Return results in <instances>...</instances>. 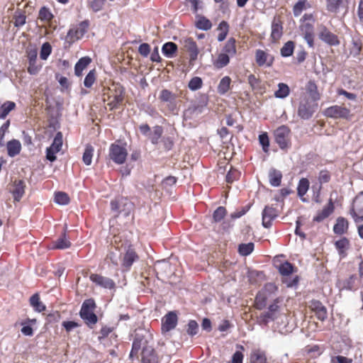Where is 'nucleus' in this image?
Returning <instances> with one entry per match:
<instances>
[{"label": "nucleus", "mask_w": 363, "mask_h": 363, "mask_svg": "<svg viewBox=\"0 0 363 363\" xmlns=\"http://www.w3.org/2000/svg\"><path fill=\"white\" fill-rule=\"evenodd\" d=\"M279 272L283 277H286L282 279V282L286 285L287 287H293L296 286L298 283V277L296 276L294 278L291 279L287 277L295 272L294 266L286 261L281 264L278 267Z\"/></svg>", "instance_id": "39448f33"}, {"label": "nucleus", "mask_w": 363, "mask_h": 363, "mask_svg": "<svg viewBox=\"0 0 363 363\" xmlns=\"http://www.w3.org/2000/svg\"><path fill=\"white\" fill-rule=\"evenodd\" d=\"M54 200L55 203L60 205H67L70 201L68 194L63 191L55 192Z\"/></svg>", "instance_id": "6e6d98bb"}, {"label": "nucleus", "mask_w": 363, "mask_h": 363, "mask_svg": "<svg viewBox=\"0 0 363 363\" xmlns=\"http://www.w3.org/2000/svg\"><path fill=\"white\" fill-rule=\"evenodd\" d=\"M177 325V315L174 312L170 311L163 318L162 320V331L169 332L173 330Z\"/></svg>", "instance_id": "5701e85b"}, {"label": "nucleus", "mask_w": 363, "mask_h": 363, "mask_svg": "<svg viewBox=\"0 0 363 363\" xmlns=\"http://www.w3.org/2000/svg\"><path fill=\"white\" fill-rule=\"evenodd\" d=\"M51 52H52L51 45L48 42L44 43L42 45L40 52V59L43 60H46L48 59V57H49V55L51 54Z\"/></svg>", "instance_id": "052dcab7"}, {"label": "nucleus", "mask_w": 363, "mask_h": 363, "mask_svg": "<svg viewBox=\"0 0 363 363\" xmlns=\"http://www.w3.org/2000/svg\"><path fill=\"white\" fill-rule=\"evenodd\" d=\"M96 79V70L91 69L89 72L84 80V85L86 88H90L94 84Z\"/></svg>", "instance_id": "bf43d9fd"}, {"label": "nucleus", "mask_w": 363, "mask_h": 363, "mask_svg": "<svg viewBox=\"0 0 363 363\" xmlns=\"http://www.w3.org/2000/svg\"><path fill=\"white\" fill-rule=\"evenodd\" d=\"M250 363H267L265 353L259 350L252 352L250 358Z\"/></svg>", "instance_id": "79ce46f5"}, {"label": "nucleus", "mask_w": 363, "mask_h": 363, "mask_svg": "<svg viewBox=\"0 0 363 363\" xmlns=\"http://www.w3.org/2000/svg\"><path fill=\"white\" fill-rule=\"evenodd\" d=\"M177 49V45L174 43L168 42L163 45L162 52L167 57H173L175 55Z\"/></svg>", "instance_id": "a19ab883"}, {"label": "nucleus", "mask_w": 363, "mask_h": 363, "mask_svg": "<svg viewBox=\"0 0 363 363\" xmlns=\"http://www.w3.org/2000/svg\"><path fill=\"white\" fill-rule=\"evenodd\" d=\"M91 59L89 57L80 58L74 66V74L77 77H82L83 71L91 63Z\"/></svg>", "instance_id": "473e14b6"}, {"label": "nucleus", "mask_w": 363, "mask_h": 363, "mask_svg": "<svg viewBox=\"0 0 363 363\" xmlns=\"http://www.w3.org/2000/svg\"><path fill=\"white\" fill-rule=\"evenodd\" d=\"M53 18L54 15L48 7L44 6L40 9L38 13V19L41 22L48 24L50 26H51V23Z\"/></svg>", "instance_id": "c756f323"}, {"label": "nucleus", "mask_w": 363, "mask_h": 363, "mask_svg": "<svg viewBox=\"0 0 363 363\" xmlns=\"http://www.w3.org/2000/svg\"><path fill=\"white\" fill-rule=\"evenodd\" d=\"M30 305L37 312H43L45 310V306L42 303L38 294H34L29 299Z\"/></svg>", "instance_id": "c9c22d12"}, {"label": "nucleus", "mask_w": 363, "mask_h": 363, "mask_svg": "<svg viewBox=\"0 0 363 363\" xmlns=\"http://www.w3.org/2000/svg\"><path fill=\"white\" fill-rule=\"evenodd\" d=\"M128 204V203L127 199L121 198L111 201V211L116 213L118 216L122 211L121 206H125Z\"/></svg>", "instance_id": "49530a36"}, {"label": "nucleus", "mask_w": 363, "mask_h": 363, "mask_svg": "<svg viewBox=\"0 0 363 363\" xmlns=\"http://www.w3.org/2000/svg\"><path fill=\"white\" fill-rule=\"evenodd\" d=\"M350 214L355 223L363 220V191L360 192L353 200Z\"/></svg>", "instance_id": "9d476101"}, {"label": "nucleus", "mask_w": 363, "mask_h": 363, "mask_svg": "<svg viewBox=\"0 0 363 363\" xmlns=\"http://www.w3.org/2000/svg\"><path fill=\"white\" fill-rule=\"evenodd\" d=\"M236 40L233 38H230L226 42L225 46L223 48V52L225 54H228L230 57H233L236 55Z\"/></svg>", "instance_id": "c03bdc74"}, {"label": "nucleus", "mask_w": 363, "mask_h": 363, "mask_svg": "<svg viewBox=\"0 0 363 363\" xmlns=\"http://www.w3.org/2000/svg\"><path fill=\"white\" fill-rule=\"evenodd\" d=\"M203 81L199 77H194L189 82L188 87L191 91H196L202 87Z\"/></svg>", "instance_id": "0e129e2a"}, {"label": "nucleus", "mask_w": 363, "mask_h": 363, "mask_svg": "<svg viewBox=\"0 0 363 363\" xmlns=\"http://www.w3.org/2000/svg\"><path fill=\"white\" fill-rule=\"evenodd\" d=\"M6 148L8 155L13 157L21 152V144L18 140L13 139L7 143Z\"/></svg>", "instance_id": "2f4dec72"}, {"label": "nucleus", "mask_w": 363, "mask_h": 363, "mask_svg": "<svg viewBox=\"0 0 363 363\" xmlns=\"http://www.w3.org/2000/svg\"><path fill=\"white\" fill-rule=\"evenodd\" d=\"M283 22L279 16H274L272 22L270 39L272 43H277L283 35Z\"/></svg>", "instance_id": "dca6fc26"}, {"label": "nucleus", "mask_w": 363, "mask_h": 363, "mask_svg": "<svg viewBox=\"0 0 363 363\" xmlns=\"http://www.w3.org/2000/svg\"><path fill=\"white\" fill-rule=\"evenodd\" d=\"M163 133V128L160 125L153 127V131L150 134L149 138L151 143L156 145L159 143L160 138Z\"/></svg>", "instance_id": "09e8293b"}, {"label": "nucleus", "mask_w": 363, "mask_h": 363, "mask_svg": "<svg viewBox=\"0 0 363 363\" xmlns=\"http://www.w3.org/2000/svg\"><path fill=\"white\" fill-rule=\"evenodd\" d=\"M278 290L277 286L272 282L267 283L264 284L263 288L261 289L265 294H267L269 298L274 294Z\"/></svg>", "instance_id": "e2e57ef3"}, {"label": "nucleus", "mask_w": 363, "mask_h": 363, "mask_svg": "<svg viewBox=\"0 0 363 363\" xmlns=\"http://www.w3.org/2000/svg\"><path fill=\"white\" fill-rule=\"evenodd\" d=\"M231 79L228 76L223 77L217 87V91L218 94L223 95L226 94L230 89Z\"/></svg>", "instance_id": "58836bf2"}, {"label": "nucleus", "mask_w": 363, "mask_h": 363, "mask_svg": "<svg viewBox=\"0 0 363 363\" xmlns=\"http://www.w3.org/2000/svg\"><path fill=\"white\" fill-rule=\"evenodd\" d=\"M307 0H298V1L293 7V13L295 16L301 15L302 11L306 9V4Z\"/></svg>", "instance_id": "774afa93"}, {"label": "nucleus", "mask_w": 363, "mask_h": 363, "mask_svg": "<svg viewBox=\"0 0 363 363\" xmlns=\"http://www.w3.org/2000/svg\"><path fill=\"white\" fill-rule=\"evenodd\" d=\"M26 184L22 179H15L12 182L9 191L15 201H19L25 194Z\"/></svg>", "instance_id": "f3484780"}, {"label": "nucleus", "mask_w": 363, "mask_h": 363, "mask_svg": "<svg viewBox=\"0 0 363 363\" xmlns=\"http://www.w3.org/2000/svg\"><path fill=\"white\" fill-rule=\"evenodd\" d=\"M335 246L341 257H345L347 255L346 251L350 247V241L347 238H342L335 242Z\"/></svg>", "instance_id": "f704fd0d"}, {"label": "nucleus", "mask_w": 363, "mask_h": 363, "mask_svg": "<svg viewBox=\"0 0 363 363\" xmlns=\"http://www.w3.org/2000/svg\"><path fill=\"white\" fill-rule=\"evenodd\" d=\"M159 99L162 102L173 103L177 99V96L168 89H162L160 91Z\"/></svg>", "instance_id": "603ef678"}, {"label": "nucleus", "mask_w": 363, "mask_h": 363, "mask_svg": "<svg viewBox=\"0 0 363 363\" xmlns=\"http://www.w3.org/2000/svg\"><path fill=\"white\" fill-rule=\"evenodd\" d=\"M26 22V16L25 13L21 10H18L13 15V24L15 27L19 28L23 26Z\"/></svg>", "instance_id": "3c124183"}, {"label": "nucleus", "mask_w": 363, "mask_h": 363, "mask_svg": "<svg viewBox=\"0 0 363 363\" xmlns=\"http://www.w3.org/2000/svg\"><path fill=\"white\" fill-rule=\"evenodd\" d=\"M218 30L220 31L218 35V40L221 42L225 39L229 31V25L228 22L222 21L218 26Z\"/></svg>", "instance_id": "864d4df0"}, {"label": "nucleus", "mask_w": 363, "mask_h": 363, "mask_svg": "<svg viewBox=\"0 0 363 363\" xmlns=\"http://www.w3.org/2000/svg\"><path fill=\"white\" fill-rule=\"evenodd\" d=\"M67 225H65L64 232L61 234V235L51 242L50 248L52 250H65L68 249L72 246V243L69 240V238L67 237Z\"/></svg>", "instance_id": "412c9836"}, {"label": "nucleus", "mask_w": 363, "mask_h": 363, "mask_svg": "<svg viewBox=\"0 0 363 363\" xmlns=\"http://www.w3.org/2000/svg\"><path fill=\"white\" fill-rule=\"evenodd\" d=\"M255 61L259 67H269L274 63V57L264 50L258 49L255 52Z\"/></svg>", "instance_id": "a211bd4d"}, {"label": "nucleus", "mask_w": 363, "mask_h": 363, "mask_svg": "<svg viewBox=\"0 0 363 363\" xmlns=\"http://www.w3.org/2000/svg\"><path fill=\"white\" fill-rule=\"evenodd\" d=\"M339 284L342 289L356 291L359 285L358 278L356 274H352L347 279L340 281Z\"/></svg>", "instance_id": "b1692460"}, {"label": "nucleus", "mask_w": 363, "mask_h": 363, "mask_svg": "<svg viewBox=\"0 0 363 363\" xmlns=\"http://www.w3.org/2000/svg\"><path fill=\"white\" fill-rule=\"evenodd\" d=\"M309 181L306 178H301L297 186V194L299 197L301 198L303 201H305V199H303V196L306 195L308 189H309Z\"/></svg>", "instance_id": "ea45409f"}, {"label": "nucleus", "mask_w": 363, "mask_h": 363, "mask_svg": "<svg viewBox=\"0 0 363 363\" xmlns=\"http://www.w3.org/2000/svg\"><path fill=\"white\" fill-rule=\"evenodd\" d=\"M125 88L120 84L113 82L109 86H104L102 89V99L105 103V108L113 111L120 107L125 98Z\"/></svg>", "instance_id": "f257e3e1"}, {"label": "nucleus", "mask_w": 363, "mask_h": 363, "mask_svg": "<svg viewBox=\"0 0 363 363\" xmlns=\"http://www.w3.org/2000/svg\"><path fill=\"white\" fill-rule=\"evenodd\" d=\"M152 341V335L148 331H142L136 333L133 339L132 349L130 352V357L137 356L139 350L142 348L152 347L150 342Z\"/></svg>", "instance_id": "7ed1b4c3"}, {"label": "nucleus", "mask_w": 363, "mask_h": 363, "mask_svg": "<svg viewBox=\"0 0 363 363\" xmlns=\"http://www.w3.org/2000/svg\"><path fill=\"white\" fill-rule=\"evenodd\" d=\"M306 90L313 101L315 102L320 99L321 95L318 91V86L314 81L310 80L307 83Z\"/></svg>", "instance_id": "7c9ffc66"}, {"label": "nucleus", "mask_w": 363, "mask_h": 363, "mask_svg": "<svg viewBox=\"0 0 363 363\" xmlns=\"http://www.w3.org/2000/svg\"><path fill=\"white\" fill-rule=\"evenodd\" d=\"M323 115L327 118L335 119L342 118L349 120L351 118V111L347 107L343 106L333 105L323 111Z\"/></svg>", "instance_id": "0eeeda50"}, {"label": "nucleus", "mask_w": 363, "mask_h": 363, "mask_svg": "<svg viewBox=\"0 0 363 363\" xmlns=\"http://www.w3.org/2000/svg\"><path fill=\"white\" fill-rule=\"evenodd\" d=\"M317 108V103L311 101L308 99H304L299 103L298 115L302 119L308 120L313 116Z\"/></svg>", "instance_id": "6e6552de"}, {"label": "nucleus", "mask_w": 363, "mask_h": 363, "mask_svg": "<svg viewBox=\"0 0 363 363\" xmlns=\"http://www.w3.org/2000/svg\"><path fill=\"white\" fill-rule=\"evenodd\" d=\"M28 72L30 74H37L41 69V65H37V52L30 51L28 54Z\"/></svg>", "instance_id": "393cba45"}, {"label": "nucleus", "mask_w": 363, "mask_h": 363, "mask_svg": "<svg viewBox=\"0 0 363 363\" xmlns=\"http://www.w3.org/2000/svg\"><path fill=\"white\" fill-rule=\"evenodd\" d=\"M141 363H159V357L153 347L143 349Z\"/></svg>", "instance_id": "bb28decb"}, {"label": "nucleus", "mask_w": 363, "mask_h": 363, "mask_svg": "<svg viewBox=\"0 0 363 363\" xmlns=\"http://www.w3.org/2000/svg\"><path fill=\"white\" fill-rule=\"evenodd\" d=\"M331 179V173L327 169H323L319 172L318 176V181L319 186L322 187L323 184L328 183Z\"/></svg>", "instance_id": "13d9d810"}, {"label": "nucleus", "mask_w": 363, "mask_h": 363, "mask_svg": "<svg viewBox=\"0 0 363 363\" xmlns=\"http://www.w3.org/2000/svg\"><path fill=\"white\" fill-rule=\"evenodd\" d=\"M275 142L282 149H287L291 146V130L286 125H281L274 133Z\"/></svg>", "instance_id": "423d86ee"}, {"label": "nucleus", "mask_w": 363, "mask_h": 363, "mask_svg": "<svg viewBox=\"0 0 363 363\" xmlns=\"http://www.w3.org/2000/svg\"><path fill=\"white\" fill-rule=\"evenodd\" d=\"M282 301L283 298L281 297H277L274 299L273 302L269 306L268 310L260 315L259 318L261 320L265 323L269 320H274L277 318V313Z\"/></svg>", "instance_id": "1a4fd4ad"}, {"label": "nucleus", "mask_w": 363, "mask_h": 363, "mask_svg": "<svg viewBox=\"0 0 363 363\" xmlns=\"http://www.w3.org/2000/svg\"><path fill=\"white\" fill-rule=\"evenodd\" d=\"M269 298V297L263 291H262L261 290L259 291L255 299L254 306L255 308L257 310L264 309L267 306V302Z\"/></svg>", "instance_id": "72a5a7b5"}, {"label": "nucleus", "mask_w": 363, "mask_h": 363, "mask_svg": "<svg viewBox=\"0 0 363 363\" xmlns=\"http://www.w3.org/2000/svg\"><path fill=\"white\" fill-rule=\"evenodd\" d=\"M318 37L322 41L330 46H336L340 44L337 35L332 33L323 25L319 28Z\"/></svg>", "instance_id": "4468645a"}, {"label": "nucleus", "mask_w": 363, "mask_h": 363, "mask_svg": "<svg viewBox=\"0 0 363 363\" xmlns=\"http://www.w3.org/2000/svg\"><path fill=\"white\" fill-rule=\"evenodd\" d=\"M139 259L135 250L130 245L121 259V267L124 271H129L133 263Z\"/></svg>", "instance_id": "ddd939ff"}, {"label": "nucleus", "mask_w": 363, "mask_h": 363, "mask_svg": "<svg viewBox=\"0 0 363 363\" xmlns=\"http://www.w3.org/2000/svg\"><path fill=\"white\" fill-rule=\"evenodd\" d=\"M94 151V147L91 145L86 146L82 157L83 162L86 165H90L91 164Z\"/></svg>", "instance_id": "4d7b16f0"}, {"label": "nucleus", "mask_w": 363, "mask_h": 363, "mask_svg": "<svg viewBox=\"0 0 363 363\" xmlns=\"http://www.w3.org/2000/svg\"><path fill=\"white\" fill-rule=\"evenodd\" d=\"M195 26L198 29L208 30L212 28V23L206 17L203 16H196Z\"/></svg>", "instance_id": "4c0bfd02"}, {"label": "nucleus", "mask_w": 363, "mask_h": 363, "mask_svg": "<svg viewBox=\"0 0 363 363\" xmlns=\"http://www.w3.org/2000/svg\"><path fill=\"white\" fill-rule=\"evenodd\" d=\"M230 62V56L223 52L220 53L217 59L213 62V65L217 69H221L227 66Z\"/></svg>", "instance_id": "a18cd8bd"}, {"label": "nucleus", "mask_w": 363, "mask_h": 363, "mask_svg": "<svg viewBox=\"0 0 363 363\" xmlns=\"http://www.w3.org/2000/svg\"><path fill=\"white\" fill-rule=\"evenodd\" d=\"M16 104L11 101L0 103V118L4 119L11 111L16 108Z\"/></svg>", "instance_id": "e433bc0d"}, {"label": "nucleus", "mask_w": 363, "mask_h": 363, "mask_svg": "<svg viewBox=\"0 0 363 363\" xmlns=\"http://www.w3.org/2000/svg\"><path fill=\"white\" fill-rule=\"evenodd\" d=\"M89 27V21H82L78 27L71 28L69 30L67 36L66 40L69 43H74L76 40L82 38L84 35L86 33L87 28Z\"/></svg>", "instance_id": "f8f14e48"}, {"label": "nucleus", "mask_w": 363, "mask_h": 363, "mask_svg": "<svg viewBox=\"0 0 363 363\" xmlns=\"http://www.w3.org/2000/svg\"><path fill=\"white\" fill-rule=\"evenodd\" d=\"M309 308L315 313L320 321H324L328 318V311L325 306L318 300H312L309 303Z\"/></svg>", "instance_id": "aec40b11"}, {"label": "nucleus", "mask_w": 363, "mask_h": 363, "mask_svg": "<svg viewBox=\"0 0 363 363\" xmlns=\"http://www.w3.org/2000/svg\"><path fill=\"white\" fill-rule=\"evenodd\" d=\"M184 48L189 52L190 60L193 61L197 58L199 50L196 42L191 38L184 40Z\"/></svg>", "instance_id": "c85d7f7f"}, {"label": "nucleus", "mask_w": 363, "mask_h": 363, "mask_svg": "<svg viewBox=\"0 0 363 363\" xmlns=\"http://www.w3.org/2000/svg\"><path fill=\"white\" fill-rule=\"evenodd\" d=\"M301 30L309 47L313 48L314 45V29L313 25L309 23H305L301 27Z\"/></svg>", "instance_id": "a878e982"}, {"label": "nucleus", "mask_w": 363, "mask_h": 363, "mask_svg": "<svg viewBox=\"0 0 363 363\" xmlns=\"http://www.w3.org/2000/svg\"><path fill=\"white\" fill-rule=\"evenodd\" d=\"M334 211V202L332 199H330L328 203L323 208V209L317 212L316 215L313 217V220L317 223L322 222L332 215Z\"/></svg>", "instance_id": "4be33fe9"}, {"label": "nucleus", "mask_w": 363, "mask_h": 363, "mask_svg": "<svg viewBox=\"0 0 363 363\" xmlns=\"http://www.w3.org/2000/svg\"><path fill=\"white\" fill-rule=\"evenodd\" d=\"M259 142L262 147L264 152H269V139L267 133H262L259 135Z\"/></svg>", "instance_id": "69168bd1"}, {"label": "nucleus", "mask_w": 363, "mask_h": 363, "mask_svg": "<svg viewBox=\"0 0 363 363\" xmlns=\"http://www.w3.org/2000/svg\"><path fill=\"white\" fill-rule=\"evenodd\" d=\"M349 228L348 220L343 217H338L333 226V232L337 235H343L347 233Z\"/></svg>", "instance_id": "cd10ccee"}, {"label": "nucleus", "mask_w": 363, "mask_h": 363, "mask_svg": "<svg viewBox=\"0 0 363 363\" xmlns=\"http://www.w3.org/2000/svg\"><path fill=\"white\" fill-rule=\"evenodd\" d=\"M262 225L264 228H269L272 225V221L279 216V211L272 206H266L262 211Z\"/></svg>", "instance_id": "2eb2a0df"}, {"label": "nucleus", "mask_w": 363, "mask_h": 363, "mask_svg": "<svg viewBox=\"0 0 363 363\" xmlns=\"http://www.w3.org/2000/svg\"><path fill=\"white\" fill-rule=\"evenodd\" d=\"M128 151L125 146L116 143L111 144L108 150V157L114 163L123 164L126 161Z\"/></svg>", "instance_id": "20e7f679"}, {"label": "nucleus", "mask_w": 363, "mask_h": 363, "mask_svg": "<svg viewBox=\"0 0 363 363\" xmlns=\"http://www.w3.org/2000/svg\"><path fill=\"white\" fill-rule=\"evenodd\" d=\"M227 211L225 207H218L213 214V220L216 223L221 221L225 216Z\"/></svg>", "instance_id": "680f3d73"}, {"label": "nucleus", "mask_w": 363, "mask_h": 363, "mask_svg": "<svg viewBox=\"0 0 363 363\" xmlns=\"http://www.w3.org/2000/svg\"><path fill=\"white\" fill-rule=\"evenodd\" d=\"M63 135L61 132H57L54 138L51 145L46 149V158L50 162L56 160V154L59 152L62 147Z\"/></svg>", "instance_id": "9b49d317"}, {"label": "nucleus", "mask_w": 363, "mask_h": 363, "mask_svg": "<svg viewBox=\"0 0 363 363\" xmlns=\"http://www.w3.org/2000/svg\"><path fill=\"white\" fill-rule=\"evenodd\" d=\"M269 183L273 186H279L281 184L282 174L280 171L272 169L269 173Z\"/></svg>", "instance_id": "37998d69"}, {"label": "nucleus", "mask_w": 363, "mask_h": 363, "mask_svg": "<svg viewBox=\"0 0 363 363\" xmlns=\"http://www.w3.org/2000/svg\"><path fill=\"white\" fill-rule=\"evenodd\" d=\"M89 279L96 285L104 289H113L116 287V284L113 279L99 274H91Z\"/></svg>", "instance_id": "6ab92c4d"}, {"label": "nucleus", "mask_w": 363, "mask_h": 363, "mask_svg": "<svg viewBox=\"0 0 363 363\" xmlns=\"http://www.w3.org/2000/svg\"><path fill=\"white\" fill-rule=\"evenodd\" d=\"M295 48L294 43L293 41L286 42L283 47L281 48L280 52L282 57H287L292 55Z\"/></svg>", "instance_id": "5fc2aeb1"}, {"label": "nucleus", "mask_w": 363, "mask_h": 363, "mask_svg": "<svg viewBox=\"0 0 363 363\" xmlns=\"http://www.w3.org/2000/svg\"><path fill=\"white\" fill-rule=\"evenodd\" d=\"M290 89L289 86L284 83L278 84V90L274 92V96L279 99H284L289 95Z\"/></svg>", "instance_id": "de8ad7c7"}, {"label": "nucleus", "mask_w": 363, "mask_h": 363, "mask_svg": "<svg viewBox=\"0 0 363 363\" xmlns=\"http://www.w3.org/2000/svg\"><path fill=\"white\" fill-rule=\"evenodd\" d=\"M96 307V306L94 299H86L83 302L79 311L80 317L90 328H93L94 325L98 322V317L94 313Z\"/></svg>", "instance_id": "f03ea898"}, {"label": "nucleus", "mask_w": 363, "mask_h": 363, "mask_svg": "<svg viewBox=\"0 0 363 363\" xmlns=\"http://www.w3.org/2000/svg\"><path fill=\"white\" fill-rule=\"evenodd\" d=\"M343 0H326L327 10L330 12L337 13Z\"/></svg>", "instance_id": "338daca9"}, {"label": "nucleus", "mask_w": 363, "mask_h": 363, "mask_svg": "<svg viewBox=\"0 0 363 363\" xmlns=\"http://www.w3.org/2000/svg\"><path fill=\"white\" fill-rule=\"evenodd\" d=\"M254 247L253 242L242 243L238 245V251L241 256L246 257L252 252Z\"/></svg>", "instance_id": "8fccbe9b"}]
</instances>
